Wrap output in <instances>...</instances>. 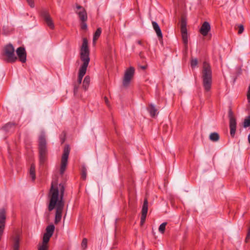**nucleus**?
Wrapping results in <instances>:
<instances>
[{"label": "nucleus", "instance_id": "f257e3e1", "mask_svg": "<svg viewBox=\"0 0 250 250\" xmlns=\"http://www.w3.org/2000/svg\"><path fill=\"white\" fill-rule=\"evenodd\" d=\"M65 186L64 184H58L57 182L51 183V188L48 193L49 203L48 207L49 211H52L56 208L54 223L58 224L61 220L62 211L64 206L63 196Z\"/></svg>", "mask_w": 250, "mask_h": 250}, {"label": "nucleus", "instance_id": "f03ea898", "mask_svg": "<svg viewBox=\"0 0 250 250\" xmlns=\"http://www.w3.org/2000/svg\"><path fill=\"white\" fill-rule=\"evenodd\" d=\"M39 149L40 163L42 165L46 161L47 155L46 141L44 134L41 135L39 137Z\"/></svg>", "mask_w": 250, "mask_h": 250}, {"label": "nucleus", "instance_id": "7ed1b4c3", "mask_svg": "<svg viewBox=\"0 0 250 250\" xmlns=\"http://www.w3.org/2000/svg\"><path fill=\"white\" fill-rule=\"evenodd\" d=\"M3 56L8 62H13L17 60L15 54V49L11 44L6 45L3 49Z\"/></svg>", "mask_w": 250, "mask_h": 250}, {"label": "nucleus", "instance_id": "20e7f679", "mask_svg": "<svg viewBox=\"0 0 250 250\" xmlns=\"http://www.w3.org/2000/svg\"><path fill=\"white\" fill-rule=\"evenodd\" d=\"M80 58L83 63L89 64L90 61L89 50L88 47V41L86 38L83 40V43L81 47Z\"/></svg>", "mask_w": 250, "mask_h": 250}, {"label": "nucleus", "instance_id": "39448f33", "mask_svg": "<svg viewBox=\"0 0 250 250\" xmlns=\"http://www.w3.org/2000/svg\"><path fill=\"white\" fill-rule=\"evenodd\" d=\"M70 153V147L68 145H65L61 158L60 174L63 175L67 165L68 156Z\"/></svg>", "mask_w": 250, "mask_h": 250}, {"label": "nucleus", "instance_id": "423d86ee", "mask_svg": "<svg viewBox=\"0 0 250 250\" xmlns=\"http://www.w3.org/2000/svg\"><path fill=\"white\" fill-rule=\"evenodd\" d=\"M90 79H75L74 82V94L76 95L78 89L82 88L86 90L89 85Z\"/></svg>", "mask_w": 250, "mask_h": 250}, {"label": "nucleus", "instance_id": "0eeeda50", "mask_svg": "<svg viewBox=\"0 0 250 250\" xmlns=\"http://www.w3.org/2000/svg\"><path fill=\"white\" fill-rule=\"evenodd\" d=\"M41 15L47 26L52 29H54V24L48 11L45 9H43L41 11Z\"/></svg>", "mask_w": 250, "mask_h": 250}, {"label": "nucleus", "instance_id": "6e6552de", "mask_svg": "<svg viewBox=\"0 0 250 250\" xmlns=\"http://www.w3.org/2000/svg\"><path fill=\"white\" fill-rule=\"evenodd\" d=\"M77 10L75 11L78 15L80 21H86L87 20V15L85 9L81 5H76Z\"/></svg>", "mask_w": 250, "mask_h": 250}, {"label": "nucleus", "instance_id": "1a4fd4ad", "mask_svg": "<svg viewBox=\"0 0 250 250\" xmlns=\"http://www.w3.org/2000/svg\"><path fill=\"white\" fill-rule=\"evenodd\" d=\"M181 31L183 43L186 49H187L188 47V35L186 28V24L184 21H182L181 23Z\"/></svg>", "mask_w": 250, "mask_h": 250}, {"label": "nucleus", "instance_id": "9d476101", "mask_svg": "<svg viewBox=\"0 0 250 250\" xmlns=\"http://www.w3.org/2000/svg\"><path fill=\"white\" fill-rule=\"evenodd\" d=\"M5 220L6 211L5 209L1 208L0 210V241L5 228Z\"/></svg>", "mask_w": 250, "mask_h": 250}, {"label": "nucleus", "instance_id": "9b49d317", "mask_svg": "<svg viewBox=\"0 0 250 250\" xmlns=\"http://www.w3.org/2000/svg\"><path fill=\"white\" fill-rule=\"evenodd\" d=\"M203 78H211L212 70L209 63L206 62H203L202 69Z\"/></svg>", "mask_w": 250, "mask_h": 250}, {"label": "nucleus", "instance_id": "f8f14e48", "mask_svg": "<svg viewBox=\"0 0 250 250\" xmlns=\"http://www.w3.org/2000/svg\"><path fill=\"white\" fill-rule=\"evenodd\" d=\"M229 118L230 134L232 137H233L236 131V122L235 119L232 115V113L231 110L229 112Z\"/></svg>", "mask_w": 250, "mask_h": 250}, {"label": "nucleus", "instance_id": "ddd939ff", "mask_svg": "<svg viewBox=\"0 0 250 250\" xmlns=\"http://www.w3.org/2000/svg\"><path fill=\"white\" fill-rule=\"evenodd\" d=\"M16 53L20 61L22 62H25L26 61V53L24 48L22 47L18 48Z\"/></svg>", "mask_w": 250, "mask_h": 250}, {"label": "nucleus", "instance_id": "4468645a", "mask_svg": "<svg viewBox=\"0 0 250 250\" xmlns=\"http://www.w3.org/2000/svg\"><path fill=\"white\" fill-rule=\"evenodd\" d=\"M148 210V202L147 199H146L144 200L142 209V215L141 217V224L142 225L145 220L146 217V214Z\"/></svg>", "mask_w": 250, "mask_h": 250}, {"label": "nucleus", "instance_id": "2eb2a0df", "mask_svg": "<svg viewBox=\"0 0 250 250\" xmlns=\"http://www.w3.org/2000/svg\"><path fill=\"white\" fill-rule=\"evenodd\" d=\"M210 30V26L209 23L207 21H205L200 29V32L202 35L206 36L208 35Z\"/></svg>", "mask_w": 250, "mask_h": 250}, {"label": "nucleus", "instance_id": "dca6fc26", "mask_svg": "<svg viewBox=\"0 0 250 250\" xmlns=\"http://www.w3.org/2000/svg\"><path fill=\"white\" fill-rule=\"evenodd\" d=\"M16 124L15 123L9 122L5 124L2 127V129L6 132L12 131L14 130Z\"/></svg>", "mask_w": 250, "mask_h": 250}, {"label": "nucleus", "instance_id": "f3484780", "mask_svg": "<svg viewBox=\"0 0 250 250\" xmlns=\"http://www.w3.org/2000/svg\"><path fill=\"white\" fill-rule=\"evenodd\" d=\"M152 24L154 30H155L158 37L162 39L163 37L162 33L161 28L158 24L156 21H152Z\"/></svg>", "mask_w": 250, "mask_h": 250}, {"label": "nucleus", "instance_id": "a211bd4d", "mask_svg": "<svg viewBox=\"0 0 250 250\" xmlns=\"http://www.w3.org/2000/svg\"><path fill=\"white\" fill-rule=\"evenodd\" d=\"M88 65V64L85 63H83L82 65L81 66L79 69L78 78H83V77L84 76L86 73Z\"/></svg>", "mask_w": 250, "mask_h": 250}, {"label": "nucleus", "instance_id": "6ab92c4d", "mask_svg": "<svg viewBox=\"0 0 250 250\" xmlns=\"http://www.w3.org/2000/svg\"><path fill=\"white\" fill-rule=\"evenodd\" d=\"M212 79H203V85L206 91H208L211 86Z\"/></svg>", "mask_w": 250, "mask_h": 250}, {"label": "nucleus", "instance_id": "aec40b11", "mask_svg": "<svg viewBox=\"0 0 250 250\" xmlns=\"http://www.w3.org/2000/svg\"><path fill=\"white\" fill-rule=\"evenodd\" d=\"M135 69L133 67H130L126 70L124 78H131L134 75Z\"/></svg>", "mask_w": 250, "mask_h": 250}, {"label": "nucleus", "instance_id": "412c9836", "mask_svg": "<svg viewBox=\"0 0 250 250\" xmlns=\"http://www.w3.org/2000/svg\"><path fill=\"white\" fill-rule=\"evenodd\" d=\"M20 247V237L17 235L14 238V242L13 245V250H19Z\"/></svg>", "mask_w": 250, "mask_h": 250}, {"label": "nucleus", "instance_id": "4be33fe9", "mask_svg": "<svg viewBox=\"0 0 250 250\" xmlns=\"http://www.w3.org/2000/svg\"><path fill=\"white\" fill-rule=\"evenodd\" d=\"M55 230V226L53 225H48L45 229L46 234L52 236Z\"/></svg>", "mask_w": 250, "mask_h": 250}, {"label": "nucleus", "instance_id": "5701e85b", "mask_svg": "<svg viewBox=\"0 0 250 250\" xmlns=\"http://www.w3.org/2000/svg\"><path fill=\"white\" fill-rule=\"evenodd\" d=\"M102 33V29L101 28L99 27L98 28L93 35V44L96 43V42L97 40V39L99 38V37L100 36Z\"/></svg>", "mask_w": 250, "mask_h": 250}, {"label": "nucleus", "instance_id": "b1692460", "mask_svg": "<svg viewBox=\"0 0 250 250\" xmlns=\"http://www.w3.org/2000/svg\"><path fill=\"white\" fill-rule=\"evenodd\" d=\"M209 138L212 142H217L219 140L220 137L218 133L212 132L209 135Z\"/></svg>", "mask_w": 250, "mask_h": 250}, {"label": "nucleus", "instance_id": "393cba45", "mask_svg": "<svg viewBox=\"0 0 250 250\" xmlns=\"http://www.w3.org/2000/svg\"><path fill=\"white\" fill-rule=\"evenodd\" d=\"M29 174L31 176L33 181L35 180L36 179V174H35V166L34 164H32L30 166V170H29Z\"/></svg>", "mask_w": 250, "mask_h": 250}, {"label": "nucleus", "instance_id": "a878e982", "mask_svg": "<svg viewBox=\"0 0 250 250\" xmlns=\"http://www.w3.org/2000/svg\"><path fill=\"white\" fill-rule=\"evenodd\" d=\"M148 111L151 116L154 117L156 115L157 110L153 104H150L148 108Z\"/></svg>", "mask_w": 250, "mask_h": 250}, {"label": "nucleus", "instance_id": "bb28decb", "mask_svg": "<svg viewBox=\"0 0 250 250\" xmlns=\"http://www.w3.org/2000/svg\"><path fill=\"white\" fill-rule=\"evenodd\" d=\"M51 237V236L44 233L43 236L42 238V243H44V244H48V243Z\"/></svg>", "mask_w": 250, "mask_h": 250}, {"label": "nucleus", "instance_id": "cd10ccee", "mask_svg": "<svg viewBox=\"0 0 250 250\" xmlns=\"http://www.w3.org/2000/svg\"><path fill=\"white\" fill-rule=\"evenodd\" d=\"M198 63V60L196 58L191 59L190 61V66L192 69L194 68L197 66Z\"/></svg>", "mask_w": 250, "mask_h": 250}, {"label": "nucleus", "instance_id": "c85d7f7f", "mask_svg": "<svg viewBox=\"0 0 250 250\" xmlns=\"http://www.w3.org/2000/svg\"><path fill=\"white\" fill-rule=\"evenodd\" d=\"M167 225V222L163 223L160 225L159 228V231L161 233L163 234L165 232V229H166V226Z\"/></svg>", "mask_w": 250, "mask_h": 250}, {"label": "nucleus", "instance_id": "c756f323", "mask_svg": "<svg viewBox=\"0 0 250 250\" xmlns=\"http://www.w3.org/2000/svg\"><path fill=\"white\" fill-rule=\"evenodd\" d=\"M132 79H123V86L126 88L131 83Z\"/></svg>", "mask_w": 250, "mask_h": 250}, {"label": "nucleus", "instance_id": "7c9ffc66", "mask_svg": "<svg viewBox=\"0 0 250 250\" xmlns=\"http://www.w3.org/2000/svg\"><path fill=\"white\" fill-rule=\"evenodd\" d=\"M243 126L244 127H247L250 126V115L245 119Z\"/></svg>", "mask_w": 250, "mask_h": 250}, {"label": "nucleus", "instance_id": "2f4dec72", "mask_svg": "<svg viewBox=\"0 0 250 250\" xmlns=\"http://www.w3.org/2000/svg\"><path fill=\"white\" fill-rule=\"evenodd\" d=\"M48 244H44L42 243V244L39 245L38 250H48Z\"/></svg>", "mask_w": 250, "mask_h": 250}, {"label": "nucleus", "instance_id": "473e14b6", "mask_svg": "<svg viewBox=\"0 0 250 250\" xmlns=\"http://www.w3.org/2000/svg\"><path fill=\"white\" fill-rule=\"evenodd\" d=\"M87 239L86 238H83L81 243V247L83 250H85L87 248Z\"/></svg>", "mask_w": 250, "mask_h": 250}, {"label": "nucleus", "instance_id": "72a5a7b5", "mask_svg": "<svg viewBox=\"0 0 250 250\" xmlns=\"http://www.w3.org/2000/svg\"><path fill=\"white\" fill-rule=\"evenodd\" d=\"M81 177L83 180H85L86 178V169L84 167L82 170Z\"/></svg>", "mask_w": 250, "mask_h": 250}, {"label": "nucleus", "instance_id": "f704fd0d", "mask_svg": "<svg viewBox=\"0 0 250 250\" xmlns=\"http://www.w3.org/2000/svg\"><path fill=\"white\" fill-rule=\"evenodd\" d=\"M81 28L82 30H86L87 28V25L86 24V21H81Z\"/></svg>", "mask_w": 250, "mask_h": 250}, {"label": "nucleus", "instance_id": "c9c22d12", "mask_svg": "<svg viewBox=\"0 0 250 250\" xmlns=\"http://www.w3.org/2000/svg\"><path fill=\"white\" fill-rule=\"evenodd\" d=\"M237 27L238 28V33L239 34H241L243 33V32L244 31V26L242 25V24H239L237 25Z\"/></svg>", "mask_w": 250, "mask_h": 250}, {"label": "nucleus", "instance_id": "e433bc0d", "mask_svg": "<svg viewBox=\"0 0 250 250\" xmlns=\"http://www.w3.org/2000/svg\"><path fill=\"white\" fill-rule=\"evenodd\" d=\"M31 7H34V3L33 0H26Z\"/></svg>", "mask_w": 250, "mask_h": 250}, {"label": "nucleus", "instance_id": "4c0bfd02", "mask_svg": "<svg viewBox=\"0 0 250 250\" xmlns=\"http://www.w3.org/2000/svg\"><path fill=\"white\" fill-rule=\"evenodd\" d=\"M139 67L141 68L142 70H145L147 67V65H138Z\"/></svg>", "mask_w": 250, "mask_h": 250}, {"label": "nucleus", "instance_id": "58836bf2", "mask_svg": "<svg viewBox=\"0 0 250 250\" xmlns=\"http://www.w3.org/2000/svg\"><path fill=\"white\" fill-rule=\"evenodd\" d=\"M104 102H105V104H106V105L107 106H109V101H108L107 98L106 97H104Z\"/></svg>", "mask_w": 250, "mask_h": 250}, {"label": "nucleus", "instance_id": "ea45409f", "mask_svg": "<svg viewBox=\"0 0 250 250\" xmlns=\"http://www.w3.org/2000/svg\"><path fill=\"white\" fill-rule=\"evenodd\" d=\"M137 43H138L139 44H140V45H142V42H141V41H137Z\"/></svg>", "mask_w": 250, "mask_h": 250}, {"label": "nucleus", "instance_id": "a19ab883", "mask_svg": "<svg viewBox=\"0 0 250 250\" xmlns=\"http://www.w3.org/2000/svg\"><path fill=\"white\" fill-rule=\"evenodd\" d=\"M248 141H249V143L250 144V134L249 135V136H248Z\"/></svg>", "mask_w": 250, "mask_h": 250}, {"label": "nucleus", "instance_id": "79ce46f5", "mask_svg": "<svg viewBox=\"0 0 250 250\" xmlns=\"http://www.w3.org/2000/svg\"><path fill=\"white\" fill-rule=\"evenodd\" d=\"M64 142V139H63L62 140V143H63Z\"/></svg>", "mask_w": 250, "mask_h": 250}]
</instances>
